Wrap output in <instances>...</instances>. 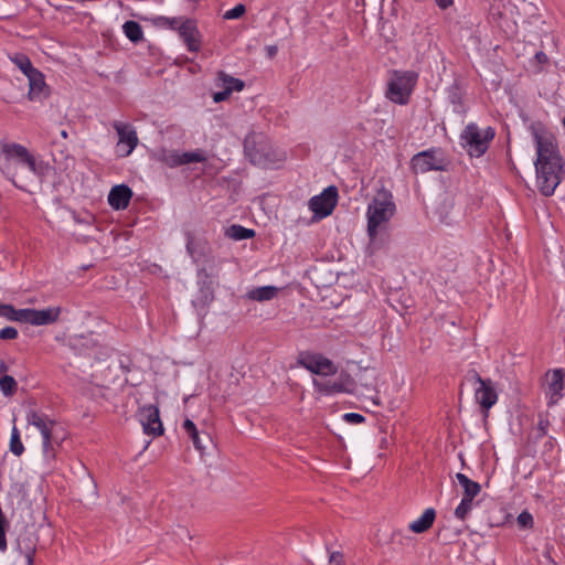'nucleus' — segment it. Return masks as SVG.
I'll return each mask as SVG.
<instances>
[{
	"label": "nucleus",
	"instance_id": "obj_1",
	"mask_svg": "<svg viewBox=\"0 0 565 565\" xmlns=\"http://www.w3.org/2000/svg\"><path fill=\"white\" fill-rule=\"evenodd\" d=\"M530 130L536 149V185L544 196H551L564 178L565 161L552 134L541 125H531Z\"/></svg>",
	"mask_w": 565,
	"mask_h": 565
},
{
	"label": "nucleus",
	"instance_id": "obj_2",
	"mask_svg": "<svg viewBox=\"0 0 565 565\" xmlns=\"http://www.w3.org/2000/svg\"><path fill=\"white\" fill-rule=\"evenodd\" d=\"M26 422L40 431L43 458L47 463L52 462L56 458L57 450L64 440V434L55 420L51 419L46 414L34 409H30L26 413Z\"/></svg>",
	"mask_w": 565,
	"mask_h": 565
},
{
	"label": "nucleus",
	"instance_id": "obj_3",
	"mask_svg": "<svg viewBox=\"0 0 565 565\" xmlns=\"http://www.w3.org/2000/svg\"><path fill=\"white\" fill-rule=\"evenodd\" d=\"M395 210L393 195L390 191L382 189L375 194L366 211L367 234L372 239L375 238L380 228L393 217Z\"/></svg>",
	"mask_w": 565,
	"mask_h": 565
},
{
	"label": "nucleus",
	"instance_id": "obj_4",
	"mask_svg": "<svg viewBox=\"0 0 565 565\" xmlns=\"http://www.w3.org/2000/svg\"><path fill=\"white\" fill-rule=\"evenodd\" d=\"M244 149L250 162L262 168H270L282 159L262 135L249 134L245 138Z\"/></svg>",
	"mask_w": 565,
	"mask_h": 565
},
{
	"label": "nucleus",
	"instance_id": "obj_5",
	"mask_svg": "<svg viewBox=\"0 0 565 565\" xmlns=\"http://www.w3.org/2000/svg\"><path fill=\"white\" fill-rule=\"evenodd\" d=\"M414 71H394L387 84L386 97L398 105H406L417 83Z\"/></svg>",
	"mask_w": 565,
	"mask_h": 565
},
{
	"label": "nucleus",
	"instance_id": "obj_6",
	"mask_svg": "<svg viewBox=\"0 0 565 565\" xmlns=\"http://www.w3.org/2000/svg\"><path fill=\"white\" fill-rule=\"evenodd\" d=\"M495 131L493 128L488 127L480 130L479 127L471 122L466 126L460 135L462 147L468 151L471 157H481L489 148V142L494 138Z\"/></svg>",
	"mask_w": 565,
	"mask_h": 565
},
{
	"label": "nucleus",
	"instance_id": "obj_7",
	"mask_svg": "<svg viewBox=\"0 0 565 565\" xmlns=\"http://www.w3.org/2000/svg\"><path fill=\"white\" fill-rule=\"evenodd\" d=\"M151 157L169 168H177L193 162H204L206 160L204 151L200 149L180 152L178 150L159 148L152 152Z\"/></svg>",
	"mask_w": 565,
	"mask_h": 565
},
{
	"label": "nucleus",
	"instance_id": "obj_8",
	"mask_svg": "<svg viewBox=\"0 0 565 565\" xmlns=\"http://www.w3.org/2000/svg\"><path fill=\"white\" fill-rule=\"evenodd\" d=\"M2 152L7 158H17L19 163L25 166L34 175L42 179L50 170V166L43 161H38L24 146L19 143H3Z\"/></svg>",
	"mask_w": 565,
	"mask_h": 565
},
{
	"label": "nucleus",
	"instance_id": "obj_9",
	"mask_svg": "<svg viewBox=\"0 0 565 565\" xmlns=\"http://www.w3.org/2000/svg\"><path fill=\"white\" fill-rule=\"evenodd\" d=\"M447 162L443 152L438 149H428L416 153L411 160V167L414 173H426L429 171H443Z\"/></svg>",
	"mask_w": 565,
	"mask_h": 565
},
{
	"label": "nucleus",
	"instance_id": "obj_10",
	"mask_svg": "<svg viewBox=\"0 0 565 565\" xmlns=\"http://www.w3.org/2000/svg\"><path fill=\"white\" fill-rule=\"evenodd\" d=\"M338 202V189L330 185L319 195H315L309 200V207L319 218L327 217L332 213Z\"/></svg>",
	"mask_w": 565,
	"mask_h": 565
},
{
	"label": "nucleus",
	"instance_id": "obj_11",
	"mask_svg": "<svg viewBox=\"0 0 565 565\" xmlns=\"http://www.w3.org/2000/svg\"><path fill=\"white\" fill-rule=\"evenodd\" d=\"M299 364L317 375L330 376L338 372V367L334 363L320 353L300 354Z\"/></svg>",
	"mask_w": 565,
	"mask_h": 565
},
{
	"label": "nucleus",
	"instance_id": "obj_12",
	"mask_svg": "<svg viewBox=\"0 0 565 565\" xmlns=\"http://www.w3.org/2000/svg\"><path fill=\"white\" fill-rule=\"evenodd\" d=\"M61 315L60 307H49L45 309H31L25 308L22 309V315H20L21 322L29 323L32 326H49L56 322Z\"/></svg>",
	"mask_w": 565,
	"mask_h": 565
},
{
	"label": "nucleus",
	"instance_id": "obj_13",
	"mask_svg": "<svg viewBox=\"0 0 565 565\" xmlns=\"http://www.w3.org/2000/svg\"><path fill=\"white\" fill-rule=\"evenodd\" d=\"M114 129L118 135L117 150L121 157H128L138 145V136L132 126L114 121Z\"/></svg>",
	"mask_w": 565,
	"mask_h": 565
},
{
	"label": "nucleus",
	"instance_id": "obj_14",
	"mask_svg": "<svg viewBox=\"0 0 565 565\" xmlns=\"http://www.w3.org/2000/svg\"><path fill=\"white\" fill-rule=\"evenodd\" d=\"M472 379L479 384L475 391L476 402L488 412L498 401L494 385L491 380H483L477 372L472 373Z\"/></svg>",
	"mask_w": 565,
	"mask_h": 565
},
{
	"label": "nucleus",
	"instance_id": "obj_15",
	"mask_svg": "<svg viewBox=\"0 0 565 565\" xmlns=\"http://www.w3.org/2000/svg\"><path fill=\"white\" fill-rule=\"evenodd\" d=\"M139 420L147 435L159 436L163 433L159 409L154 405L143 406L139 411Z\"/></svg>",
	"mask_w": 565,
	"mask_h": 565
},
{
	"label": "nucleus",
	"instance_id": "obj_16",
	"mask_svg": "<svg viewBox=\"0 0 565 565\" xmlns=\"http://www.w3.org/2000/svg\"><path fill=\"white\" fill-rule=\"evenodd\" d=\"M352 381L349 376H341L338 380H313L315 388L323 395H332L338 393H351Z\"/></svg>",
	"mask_w": 565,
	"mask_h": 565
},
{
	"label": "nucleus",
	"instance_id": "obj_17",
	"mask_svg": "<svg viewBox=\"0 0 565 565\" xmlns=\"http://www.w3.org/2000/svg\"><path fill=\"white\" fill-rule=\"evenodd\" d=\"M177 31L186 44L189 51L195 52L199 50V31L192 20L183 18Z\"/></svg>",
	"mask_w": 565,
	"mask_h": 565
},
{
	"label": "nucleus",
	"instance_id": "obj_18",
	"mask_svg": "<svg viewBox=\"0 0 565 565\" xmlns=\"http://www.w3.org/2000/svg\"><path fill=\"white\" fill-rule=\"evenodd\" d=\"M131 196L132 191L128 185H115L108 194V203L115 210H124L128 206Z\"/></svg>",
	"mask_w": 565,
	"mask_h": 565
},
{
	"label": "nucleus",
	"instance_id": "obj_19",
	"mask_svg": "<svg viewBox=\"0 0 565 565\" xmlns=\"http://www.w3.org/2000/svg\"><path fill=\"white\" fill-rule=\"evenodd\" d=\"M29 82V99L38 100L45 96L46 84L43 74L35 70L26 76Z\"/></svg>",
	"mask_w": 565,
	"mask_h": 565
},
{
	"label": "nucleus",
	"instance_id": "obj_20",
	"mask_svg": "<svg viewBox=\"0 0 565 565\" xmlns=\"http://www.w3.org/2000/svg\"><path fill=\"white\" fill-rule=\"evenodd\" d=\"M565 371L556 369L552 372L548 383L550 405L556 404L563 396L562 391L564 388Z\"/></svg>",
	"mask_w": 565,
	"mask_h": 565
},
{
	"label": "nucleus",
	"instance_id": "obj_21",
	"mask_svg": "<svg viewBox=\"0 0 565 565\" xmlns=\"http://www.w3.org/2000/svg\"><path fill=\"white\" fill-rule=\"evenodd\" d=\"M435 519V509L428 508L423 512V514L418 519L408 524V529L409 531L416 534L425 533L433 526Z\"/></svg>",
	"mask_w": 565,
	"mask_h": 565
},
{
	"label": "nucleus",
	"instance_id": "obj_22",
	"mask_svg": "<svg viewBox=\"0 0 565 565\" xmlns=\"http://www.w3.org/2000/svg\"><path fill=\"white\" fill-rule=\"evenodd\" d=\"M17 550L25 557L26 565H33L36 542L31 534H23L18 537Z\"/></svg>",
	"mask_w": 565,
	"mask_h": 565
},
{
	"label": "nucleus",
	"instance_id": "obj_23",
	"mask_svg": "<svg viewBox=\"0 0 565 565\" xmlns=\"http://www.w3.org/2000/svg\"><path fill=\"white\" fill-rule=\"evenodd\" d=\"M279 288L275 286H262L246 292V298L253 301L264 302L277 297Z\"/></svg>",
	"mask_w": 565,
	"mask_h": 565
},
{
	"label": "nucleus",
	"instance_id": "obj_24",
	"mask_svg": "<svg viewBox=\"0 0 565 565\" xmlns=\"http://www.w3.org/2000/svg\"><path fill=\"white\" fill-rule=\"evenodd\" d=\"M217 82L224 89H228L231 94L233 92H241L245 87V83L242 79L235 78L223 71L217 73Z\"/></svg>",
	"mask_w": 565,
	"mask_h": 565
},
{
	"label": "nucleus",
	"instance_id": "obj_25",
	"mask_svg": "<svg viewBox=\"0 0 565 565\" xmlns=\"http://www.w3.org/2000/svg\"><path fill=\"white\" fill-rule=\"evenodd\" d=\"M456 479L459 482V484L463 488V497L475 499L480 493V484L469 479L466 475L458 472L456 475Z\"/></svg>",
	"mask_w": 565,
	"mask_h": 565
},
{
	"label": "nucleus",
	"instance_id": "obj_26",
	"mask_svg": "<svg viewBox=\"0 0 565 565\" xmlns=\"http://www.w3.org/2000/svg\"><path fill=\"white\" fill-rule=\"evenodd\" d=\"M183 429L188 434L189 438L192 440L194 447L203 452L206 449V445L200 443V431L198 430L195 424L191 419H185L182 425Z\"/></svg>",
	"mask_w": 565,
	"mask_h": 565
},
{
	"label": "nucleus",
	"instance_id": "obj_27",
	"mask_svg": "<svg viewBox=\"0 0 565 565\" xmlns=\"http://www.w3.org/2000/svg\"><path fill=\"white\" fill-rule=\"evenodd\" d=\"M147 20L149 22H151L152 25L158 26V28L178 30L183 18H168V17L157 15V17L148 18Z\"/></svg>",
	"mask_w": 565,
	"mask_h": 565
},
{
	"label": "nucleus",
	"instance_id": "obj_28",
	"mask_svg": "<svg viewBox=\"0 0 565 565\" xmlns=\"http://www.w3.org/2000/svg\"><path fill=\"white\" fill-rule=\"evenodd\" d=\"M125 35L134 43H138L143 39V32L139 23L135 21H126L122 25Z\"/></svg>",
	"mask_w": 565,
	"mask_h": 565
},
{
	"label": "nucleus",
	"instance_id": "obj_29",
	"mask_svg": "<svg viewBox=\"0 0 565 565\" xmlns=\"http://www.w3.org/2000/svg\"><path fill=\"white\" fill-rule=\"evenodd\" d=\"M226 236L234 241H243L255 236L254 230L246 228L242 225H232L226 230Z\"/></svg>",
	"mask_w": 565,
	"mask_h": 565
},
{
	"label": "nucleus",
	"instance_id": "obj_30",
	"mask_svg": "<svg viewBox=\"0 0 565 565\" xmlns=\"http://www.w3.org/2000/svg\"><path fill=\"white\" fill-rule=\"evenodd\" d=\"M10 451L14 455V456H21L24 451V446L21 441V438H20V431L19 429L17 428V426L14 425L13 428H12V431H11V437H10Z\"/></svg>",
	"mask_w": 565,
	"mask_h": 565
},
{
	"label": "nucleus",
	"instance_id": "obj_31",
	"mask_svg": "<svg viewBox=\"0 0 565 565\" xmlns=\"http://www.w3.org/2000/svg\"><path fill=\"white\" fill-rule=\"evenodd\" d=\"M11 61L22 71L25 76L36 70L32 66L30 58L24 54H15L13 57H11Z\"/></svg>",
	"mask_w": 565,
	"mask_h": 565
},
{
	"label": "nucleus",
	"instance_id": "obj_32",
	"mask_svg": "<svg viewBox=\"0 0 565 565\" xmlns=\"http://www.w3.org/2000/svg\"><path fill=\"white\" fill-rule=\"evenodd\" d=\"M22 309H15L12 305L0 303V317H4L10 321L21 322Z\"/></svg>",
	"mask_w": 565,
	"mask_h": 565
},
{
	"label": "nucleus",
	"instance_id": "obj_33",
	"mask_svg": "<svg viewBox=\"0 0 565 565\" xmlns=\"http://www.w3.org/2000/svg\"><path fill=\"white\" fill-rule=\"evenodd\" d=\"M17 381L10 375L0 377V391L4 396H11L17 391Z\"/></svg>",
	"mask_w": 565,
	"mask_h": 565
},
{
	"label": "nucleus",
	"instance_id": "obj_34",
	"mask_svg": "<svg viewBox=\"0 0 565 565\" xmlns=\"http://www.w3.org/2000/svg\"><path fill=\"white\" fill-rule=\"evenodd\" d=\"M472 500H473V498L462 497L460 503L458 504V507L455 510V515L457 519H459V520L466 519V516L472 509Z\"/></svg>",
	"mask_w": 565,
	"mask_h": 565
},
{
	"label": "nucleus",
	"instance_id": "obj_35",
	"mask_svg": "<svg viewBox=\"0 0 565 565\" xmlns=\"http://www.w3.org/2000/svg\"><path fill=\"white\" fill-rule=\"evenodd\" d=\"M516 522L522 529H530L534 523L532 514L527 511L521 512L516 518Z\"/></svg>",
	"mask_w": 565,
	"mask_h": 565
},
{
	"label": "nucleus",
	"instance_id": "obj_36",
	"mask_svg": "<svg viewBox=\"0 0 565 565\" xmlns=\"http://www.w3.org/2000/svg\"><path fill=\"white\" fill-rule=\"evenodd\" d=\"M246 9L244 4H237L233 9L227 10L224 13V19L234 20L241 18L245 13Z\"/></svg>",
	"mask_w": 565,
	"mask_h": 565
},
{
	"label": "nucleus",
	"instance_id": "obj_37",
	"mask_svg": "<svg viewBox=\"0 0 565 565\" xmlns=\"http://www.w3.org/2000/svg\"><path fill=\"white\" fill-rule=\"evenodd\" d=\"M18 330L14 327H6L0 330L1 340H14L18 338Z\"/></svg>",
	"mask_w": 565,
	"mask_h": 565
},
{
	"label": "nucleus",
	"instance_id": "obj_38",
	"mask_svg": "<svg viewBox=\"0 0 565 565\" xmlns=\"http://www.w3.org/2000/svg\"><path fill=\"white\" fill-rule=\"evenodd\" d=\"M343 420L350 424H361L365 420L364 416L359 413H345Z\"/></svg>",
	"mask_w": 565,
	"mask_h": 565
},
{
	"label": "nucleus",
	"instance_id": "obj_39",
	"mask_svg": "<svg viewBox=\"0 0 565 565\" xmlns=\"http://www.w3.org/2000/svg\"><path fill=\"white\" fill-rule=\"evenodd\" d=\"M186 252L193 259H195V242L193 235L190 233L186 234Z\"/></svg>",
	"mask_w": 565,
	"mask_h": 565
},
{
	"label": "nucleus",
	"instance_id": "obj_40",
	"mask_svg": "<svg viewBox=\"0 0 565 565\" xmlns=\"http://www.w3.org/2000/svg\"><path fill=\"white\" fill-rule=\"evenodd\" d=\"M330 565H343V554L340 552H332L329 556Z\"/></svg>",
	"mask_w": 565,
	"mask_h": 565
},
{
	"label": "nucleus",
	"instance_id": "obj_41",
	"mask_svg": "<svg viewBox=\"0 0 565 565\" xmlns=\"http://www.w3.org/2000/svg\"><path fill=\"white\" fill-rule=\"evenodd\" d=\"M231 93L228 89H223L222 92H217L213 95V100L215 103H221L226 100L230 97Z\"/></svg>",
	"mask_w": 565,
	"mask_h": 565
},
{
	"label": "nucleus",
	"instance_id": "obj_42",
	"mask_svg": "<svg viewBox=\"0 0 565 565\" xmlns=\"http://www.w3.org/2000/svg\"><path fill=\"white\" fill-rule=\"evenodd\" d=\"M454 1H455V0H434V2L436 3V6H437L440 10H447L448 8L452 7V6H454Z\"/></svg>",
	"mask_w": 565,
	"mask_h": 565
},
{
	"label": "nucleus",
	"instance_id": "obj_43",
	"mask_svg": "<svg viewBox=\"0 0 565 565\" xmlns=\"http://www.w3.org/2000/svg\"><path fill=\"white\" fill-rule=\"evenodd\" d=\"M266 52H267V56L269 58H273L277 54L278 47L276 45H268V46H266Z\"/></svg>",
	"mask_w": 565,
	"mask_h": 565
},
{
	"label": "nucleus",
	"instance_id": "obj_44",
	"mask_svg": "<svg viewBox=\"0 0 565 565\" xmlns=\"http://www.w3.org/2000/svg\"><path fill=\"white\" fill-rule=\"evenodd\" d=\"M535 60L541 64H544L548 61L547 55L542 51L535 54Z\"/></svg>",
	"mask_w": 565,
	"mask_h": 565
},
{
	"label": "nucleus",
	"instance_id": "obj_45",
	"mask_svg": "<svg viewBox=\"0 0 565 565\" xmlns=\"http://www.w3.org/2000/svg\"><path fill=\"white\" fill-rule=\"evenodd\" d=\"M200 443L207 446V445L212 444V439L209 434H203V435H200Z\"/></svg>",
	"mask_w": 565,
	"mask_h": 565
},
{
	"label": "nucleus",
	"instance_id": "obj_46",
	"mask_svg": "<svg viewBox=\"0 0 565 565\" xmlns=\"http://www.w3.org/2000/svg\"><path fill=\"white\" fill-rule=\"evenodd\" d=\"M547 425H548L547 420L541 419L539 422V429L542 431V435L546 434Z\"/></svg>",
	"mask_w": 565,
	"mask_h": 565
},
{
	"label": "nucleus",
	"instance_id": "obj_47",
	"mask_svg": "<svg viewBox=\"0 0 565 565\" xmlns=\"http://www.w3.org/2000/svg\"><path fill=\"white\" fill-rule=\"evenodd\" d=\"M7 550V539L6 535H0V551L4 552Z\"/></svg>",
	"mask_w": 565,
	"mask_h": 565
},
{
	"label": "nucleus",
	"instance_id": "obj_48",
	"mask_svg": "<svg viewBox=\"0 0 565 565\" xmlns=\"http://www.w3.org/2000/svg\"><path fill=\"white\" fill-rule=\"evenodd\" d=\"M8 371V366L3 361H0V377L6 375L4 373Z\"/></svg>",
	"mask_w": 565,
	"mask_h": 565
},
{
	"label": "nucleus",
	"instance_id": "obj_49",
	"mask_svg": "<svg viewBox=\"0 0 565 565\" xmlns=\"http://www.w3.org/2000/svg\"><path fill=\"white\" fill-rule=\"evenodd\" d=\"M74 162H75L74 158H66L65 169H67L70 166H74Z\"/></svg>",
	"mask_w": 565,
	"mask_h": 565
},
{
	"label": "nucleus",
	"instance_id": "obj_50",
	"mask_svg": "<svg viewBox=\"0 0 565 565\" xmlns=\"http://www.w3.org/2000/svg\"><path fill=\"white\" fill-rule=\"evenodd\" d=\"M371 402L373 403V405H381V402H380V398L377 395H375L374 397H371Z\"/></svg>",
	"mask_w": 565,
	"mask_h": 565
},
{
	"label": "nucleus",
	"instance_id": "obj_51",
	"mask_svg": "<svg viewBox=\"0 0 565 565\" xmlns=\"http://www.w3.org/2000/svg\"><path fill=\"white\" fill-rule=\"evenodd\" d=\"M440 220H441L443 222L447 223V224H449V223H451V222H452V220H451V218H449L447 215L443 216L441 214H440Z\"/></svg>",
	"mask_w": 565,
	"mask_h": 565
},
{
	"label": "nucleus",
	"instance_id": "obj_52",
	"mask_svg": "<svg viewBox=\"0 0 565 565\" xmlns=\"http://www.w3.org/2000/svg\"><path fill=\"white\" fill-rule=\"evenodd\" d=\"M387 444H388L387 438H386L385 436H384V437H382V439H381V447H383V448H384V447H387Z\"/></svg>",
	"mask_w": 565,
	"mask_h": 565
},
{
	"label": "nucleus",
	"instance_id": "obj_53",
	"mask_svg": "<svg viewBox=\"0 0 565 565\" xmlns=\"http://www.w3.org/2000/svg\"><path fill=\"white\" fill-rule=\"evenodd\" d=\"M180 532H181V534H184L188 539H190L189 533L185 529L180 527Z\"/></svg>",
	"mask_w": 565,
	"mask_h": 565
},
{
	"label": "nucleus",
	"instance_id": "obj_54",
	"mask_svg": "<svg viewBox=\"0 0 565 565\" xmlns=\"http://www.w3.org/2000/svg\"><path fill=\"white\" fill-rule=\"evenodd\" d=\"M452 203L445 201L441 207H451Z\"/></svg>",
	"mask_w": 565,
	"mask_h": 565
},
{
	"label": "nucleus",
	"instance_id": "obj_55",
	"mask_svg": "<svg viewBox=\"0 0 565 565\" xmlns=\"http://www.w3.org/2000/svg\"><path fill=\"white\" fill-rule=\"evenodd\" d=\"M61 136H62V138L66 139V138H67V136H68V135H67V131H66V130H62V131H61Z\"/></svg>",
	"mask_w": 565,
	"mask_h": 565
}]
</instances>
